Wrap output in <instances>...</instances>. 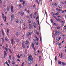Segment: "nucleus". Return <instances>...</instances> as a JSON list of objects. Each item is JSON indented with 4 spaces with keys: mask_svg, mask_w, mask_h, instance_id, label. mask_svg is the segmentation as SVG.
<instances>
[{
    "mask_svg": "<svg viewBox=\"0 0 66 66\" xmlns=\"http://www.w3.org/2000/svg\"><path fill=\"white\" fill-rule=\"evenodd\" d=\"M14 19V14L12 15L11 16V20H13Z\"/></svg>",
    "mask_w": 66,
    "mask_h": 66,
    "instance_id": "9",
    "label": "nucleus"
},
{
    "mask_svg": "<svg viewBox=\"0 0 66 66\" xmlns=\"http://www.w3.org/2000/svg\"><path fill=\"white\" fill-rule=\"evenodd\" d=\"M28 56H29L28 58L29 64H32L33 60V57H32V56L31 55V54H28Z\"/></svg>",
    "mask_w": 66,
    "mask_h": 66,
    "instance_id": "1",
    "label": "nucleus"
},
{
    "mask_svg": "<svg viewBox=\"0 0 66 66\" xmlns=\"http://www.w3.org/2000/svg\"><path fill=\"white\" fill-rule=\"evenodd\" d=\"M10 7L8 6L7 7V11L8 12H9V10H10Z\"/></svg>",
    "mask_w": 66,
    "mask_h": 66,
    "instance_id": "16",
    "label": "nucleus"
},
{
    "mask_svg": "<svg viewBox=\"0 0 66 66\" xmlns=\"http://www.w3.org/2000/svg\"><path fill=\"white\" fill-rule=\"evenodd\" d=\"M23 15H24V12H23L22 14L21 15V17L22 16H23Z\"/></svg>",
    "mask_w": 66,
    "mask_h": 66,
    "instance_id": "43",
    "label": "nucleus"
},
{
    "mask_svg": "<svg viewBox=\"0 0 66 66\" xmlns=\"http://www.w3.org/2000/svg\"><path fill=\"white\" fill-rule=\"evenodd\" d=\"M1 39H2V41L3 43H4V39H3V38H1Z\"/></svg>",
    "mask_w": 66,
    "mask_h": 66,
    "instance_id": "25",
    "label": "nucleus"
},
{
    "mask_svg": "<svg viewBox=\"0 0 66 66\" xmlns=\"http://www.w3.org/2000/svg\"><path fill=\"white\" fill-rule=\"evenodd\" d=\"M62 57H63V53H61V55L60 57V58L61 59H62Z\"/></svg>",
    "mask_w": 66,
    "mask_h": 66,
    "instance_id": "31",
    "label": "nucleus"
},
{
    "mask_svg": "<svg viewBox=\"0 0 66 66\" xmlns=\"http://www.w3.org/2000/svg\"><path fill=\"white\" fill-rule=\"evenodd\" d=\"M16 36H18L19 35H18V32H16Z\"/></svg>",
    "mask_w": 66,
    "mask_h": 66,
    "instance_id": "37",
    "label": "nucleus"
},
{
    "mask_svg": "<svg viewBox=\"0 0 66 66\" xmlns=\"http://www.w3.org/2000/svg\"><path fill=\"white\" fill-rule=\"evenodd\" d=\"M26 43H26V44L27 45H28V44H29V42H28V41H27V40H26Z\"/></svg>",
    "mask_w": 66,
    "mask_h": 66,
    "instance_id": "26",
    "label": "nucleus"
},
{
    "mask_svg": "<svg viewBox=\"0 0 66 66\" xmlns=\"http://www.w3.org/2000/svg\"><path fill=\"white\" fill-rule=\"evenodd\" d=\"M2 48L3 49H5V50H6V52H7V51H8V49H7V48L6 47H4V46H2Z\"/></svg>",
    "mask_w": 66,
    "mask_h": 66,
    "instance_id": "5",
    "label": "nucleus"
},
{
    "mask_svg": "<svg viewBox=\"0 0 66 66\" xmlns=\"http://www.w3.org/2000/svg\"><path fill=\"white\" fill-rule=\"evenodd\" d=\"M51 14H52L53 16H54V14L53 13V12H52Z\"/></svg>",
    "mask_w": 66,
    "mask_h": 66,
    "instance_id": "49",
    "label": "nucleus"
},
{
    "mask_svg": "<svg viewBox=\"0 0 66 66\" xmlns=\"http://www.w3.org/2000/svg\"><path fill=\"white\" fill-rule=\"evenodd\" d=\"M51 23H52V22H53V20H52V19H51Z\"/></svg>",
    "mask_w": 66,
    "mask_h": 66,
    "instance_id": "57",
    "label": "nucleus"
},
{
    "mask_svg": "<svg viewBox=\"0 0 66 66\" xmlns=\"http://www.w3.org/2000/svg\"><path fill=\"white\" fill-rule=\"evenodd\" d=\"M6 47H7V48L8 47H9V46L7 45V44H6Z\"/></svg>",
    "mask_w": 66,
    "mask_h": 66,
    "instance_id": "52",
    "label": "nucleus"
},
{
    "mask_svg": "<svg viewBox=\"0 0 66 66\" xmlns=\"http://www.w3.org/2000/svg\"><path fill=\"white\" fill-rule=\"evenodd\" d=\"M21 5H19V7H20V8H21Z\"/></svg>",
    "mask_w": 66,
    "mask_h": 66,
    "instance_id": "59",
    "label": "nucleus"
},
{
    "mask_svg": "<svg viewBox=\"0 0 66 66\" xmlns=\"http://www.w3.org/2000/svg\"><path fill=\"white\" fill-rule=\"evenodd\" d=\"M22 13V12H21V11H20V12L19 13V14L20 15H21V13Z\"/></svg>",
    "mask_w": 66,
    "mask_h": 66,
    "instance_id": "46",
    "label": "nucleus"
},
{
    "mask_svg": "<svg viewBox=\"0 0 66 66\" xmlns=\"http://www.w3.org/2000/svg\"><path fill=\"white\" fill-rule=\"evenodd\" d=\"M31 47L34 50V51H36V48L34 47V43H32L31 45Z\"/></svg>",
    "mask_w": 66,
    "mask_h": 66,
    "instance_id": "2",
    "label": "nucleus"
},
{
    "mask_svg": "<svg viewBox=\"0 0 66 66\" xmlns=\"http://www.w3.org/2000/svg\"><path fill=\"white\" fill-rule=\"evenodd\" d=\"M34 18H36V15H34L33 16Z\"/></svg>",
    "mask_w": 66,
    "mask_h": 66,
    "instance_id": "51",
    "label": "nucleus"
},
{
    "mask_svg": "<svg viewBox=\"0 0 66 66\" xmlns=\"http://www.w3.org/2000/svg\"><path fill=\"white\" fill-rule=\"evenodd\" d=\"M0 3L2 4V0H0Z\"/></svg>",
    "mask_w": 66,
    "mask_h": 66,
    "instance_id": "58",
    "label": "nucleus"
},
{
    "mask_svg": "<svg viewBox=\"0 0 66 66\" xmlns=\"http://www.w3.org/2000/svg\"><path fill=\"white\" fill-rule=\"evenodd\" d=\"M27 11V9L26 8L24 10V11L25 12H26V11Z\"/></svg>",
    "mask_w": 66,
    "mask_h": 66,
    "instance_id": "53",
    "label": "nucleus"
},
{
    "mask_svg": "<svg viewBox=\"0 0 66 66\" xmlns=\"http://www.w3.org/2000/svg\"><path fill=\"white\" fill-rule=\"evenodd\" d=\"M11 11L12 13H13L14 12V10L13 9H11Z\"/></svg>",
    "mask_w": 66,
    "mask_h": 66,
    "instance_id": "35",
    "label": "nucleus"
},
{
    "mask_svg": "<svg viewBox=\"0 0 66 66\" xmlns=\"http://www.w3.org/2000/svg\"><path fill=\"white\" fill-rule=\"evenodd\" d=\"M27 12L28 13V14H29L30 13V11H29V10L27 11Z\"/></svg>",
    "mask_w": 66,
    "mask_h": 66,
    "instance_id": "45",
    "label": "nucleus"
},
{
    "mask_svg": "<svg viewBox=\"0 0 66 66\" xmlns=\"http://www.w3.org/2000/svg\"><path fill=\"white\" fill-rule=\"evenodd\" d=\"M28 22L29 23H31V20H28Z\"/></svg>",
    "mask_w": 66,
    "mask_h": 66,
    "instance_id": "23",
    "label": "nucleus"
},
{
    "mask_svg": "<svg viewBox=\"0 0 66 66\" xmlns=\"http://www.w3.org/2000/svg\"><path fill=\"white\" fill-rule=\"evenodd\" d=\"M58 15L59 14H57V13H55L54 14V15H55V16H57V15Z\"/></svg>",
    "mask_w": 66,
    "mask_h": 66,
    "instance_id": "36",
    "label": "nucleus"
},
{
    "mask_svg": "<svg viewBox=\"0 0 66 66\" xmlns=\"http://www.w3.org/2000/svg\"><path fill=\"white\" fill-rule=\"evenodd\" d=\"M4 58L5 59V57H6V56L7 55V53L6 51H4Z\"/></svg>",
    "mask_w": 66,
    "mask_h": 66,
    "instance_id": "4",
    "label": "nucleus"
},
{
    "mask_svg": "<svg viewBox=\"0 0 66 66\" xmlns=\"http://www.w3.org/2000/svg\"><path fill=\"white\" fill-rule=\"evenodd\" d=\"M56 20H57V21H58V22H60L61 20L60 19L56 18Z\"/></svg>",
    "mask_w": 66,
    "mask_h": 66,
    "instance_id": "10",
    "label": "nucleus"
},
{
    "mask_svg": "<svg viewBox=\"0 0 66 66\" xmlns=\"http://www.w3.org/2000/svg\"><path fill=\"white\" fill-rule=\"evenodd\" d=\"M60 33V30H58L57 31V34L58 35H59Z\"/></svg>",
    "mask_w": 66,
    "mask_h": 66,
    "instance_id": "20",
    "label": "nucleus"
},
{
    "mask_svg": "<svg viewBox=\"0 0 66 66\" xmlns=\"http://www.w3.org/2000/svg\"><path fill=\"white\" fill-rule=\"evenodd\" d=\"M16 23H18V21L17 20V19L16 20Z\"/></svg>",
    "mask_w": 66,
    "mask_h": 66,
    "instance_id": "48",
    "label": "nucleus"
},
{
    "mask_svg": "<svg viewBox=\"0 0 66 66\" xmlns=\"http://www.w3.org/2000/svg\"><path fill=\"white\" fill-rule=\"evenodd\" d=\"M19 54H18L17 56L18 57V59H20V56H19Z\"/></svg>",
    "mask_w": 66,
    "mask_h": 66,
    "instance_id": "30",
    "label": "nucleus"
},
{
    "mask_svg": "<svg viewBox=\"0 0 66 66\" xmlns=\"http://www.w3.org/2000/svg\"><path fill=\"white\" fill-rule=\"evenodd\" d=\"M11 9H13V7L12 6H11Z\"/></svg>",
    "mask_w": 66,
    "mask_h": 66,
    "instance_id": "63",
    "label": "nucleus"
},
{
    "mask_svg": "<svg viewBox=\"0 0 66 66\" xmlns=\"http://www.w3.org/2000/svg\"><path fill=\"white\" fill-rule=\"evenodd\" d=\"M36 38H37L36 39V40H37V42H38V41L39 40V39H38V38H37V37H36Z\"/></svg>",
    "mask_w": 66,
    "mask_h": 66,
    "instance_id": "33",
    "label": "nucleus"
},
{
    "mask_svg": "<svg viewBox=\"0 0 66 66\" xmlns=\"http://www.w3.org/2000/svg\"><path fill=\"white\" fill-rule=\"evenodd\" d=\"M56 41L57 43H59V42H60L59 40H58L57 39H56Z\"/></svg>",
    "mask_w": 66,
    "mask_h": 66,
    "instance_id": "28",
    "label": "nucleus"
},
{
    "mask_svg": "<svg viewBox=\"0 0 66 66\" xmlns=\"http://www.w3.org/2000/svg\"><path fill=\"white\" fill-rule=\"evenodd\" d=\"M36 23L35 22V23H34V28H36Z\"/></svg>",
    "mask_w": 66,
    "mask_h": 66,
    "instance_id": "17",
    "label": "nucleus"
},
{
    "mask_svg": "<svg viewBox=\"0 0 66 66\" xmlns=\"http://www.w3.org/2000/svg\"><path fill=\"white\" fill-rule=\"evenodd\" d=\"M58 64H62V62H61V61H59Z\"/></svg>",
    "mask_w": 66,
    "mask_h": 66,
    "instance_id": "21",
    "label": "nucleus"
},
{
    "mask_svg": "<svg viewBox=\"0 0 66 66\" xmlns=\"http://www.w3.org/2000/svg\"><path fill=\"white\" fill-rule=\"evenodd\" d=\"M36 14H37V13L36 12H35L34 13V15H36Z\"/></svg>",
    "mask_w": 66,
    "mask_h": 66,
    "instance_id": "39",
    "label": "nucleus"
},
{
    "mask_svg": "<svg viewBox=\"0 0 66 66\" xmlns=\"http://www.w3.org/2000/svg\"><path fill=\"white\" fill-rule=\"evenodd\" d=\"M53 26H56V23H54L53 24Z\"/></svg>",
    "mask_w": 66,
    "mask_h": 66,
    "instance_id": "60",
    "label": "nucleus"
},
{
    "mask_svg": "<svg viewBox=\"0 0 66 66\" xmlns=\"http://www.w3.org/2000/svg\"><path fill=\"white\" fill-rule=\"evenodd\" d=\"M60 22H62V23H64V21H60Z\"/></svg>",
    "mask_w": 66,
    "mask_h": 66,
    "instance_id": "54",
    "label": "nucleus"
},
{
    "mask_svg": "<svg viewBox=\"0 0 66 66\" xmlns=\"http://www.w3.org/2000/svg\"><path fill=\"white\" fill-rule=\"evenodd\" d=\"M2 15L3 16V17H4V14H3V12H2Z\"/></svg>",
    "mask_w": 66,
    "mask_h": 66,
    "instance_id": "44",
    "label": "nucleus"
},
{
    "mask_svg": "<svg viewBox=\"0 0 66 66\" xmlns=\"http://www.w3.org/2000/svg\"><path fill=\"white\" fill-rule=\"evenodd\" d=\"M9 52H10L11 53H12V51L11 50L10 48H9Z\"/></svg>",
    "mask_w": 66,
    "mask_h": 66,
    "instance_id": "24",
    "label": "nucleus"
},
{
    "mask_svg": "<svg viewBox=\"0 0 66 66\" xmlns=\"http://www.w3.org/2000/svg\"><path fill=\"white\" fill-rule=\"evenodd\" d=\"M30 33L29 32H28L26 35V36H27V37H29V35H30Z\"/></svg>",
    "mask_w": 66,
    "mask_h": 66,
    "instance_id": "13",
    "label": "nucleus"
},
{
    "mask_svg": "<svg viewBox=\"0 0 66 66\" xmlns=\"http://www.w3.org/2000/svg\"><path fill=\"white\" fill-rule=\"evenodd\" d=\"M57 5V4H56V3H55L54 4V5L55 6H56V5Z\"/></svg>",
    "mask_w": 66,
    "mask_h": 66,
    "instance_id": "64",
    "label": "nucleus"
},
{
    "mask_svg": "<svg viewBox=\"0 0 66 66\" xmlns=\"http://www.w3.org/2000/svg\"><path fill=\"white\" fill-rule=\"evenodd\" d=\"M57 35V32H56L55 33V36H56Z\"/></svg>",
    "mask_w": 66,
    "mask_h": 66,
    "instance_id": "41",
    "label": "nucleus"
},
{
    "mask_svg": "<svg viewBox=\"0 0 66 66\" xmlns=\"http://www.w3.org/2000/svg\"><path fill=\"white\" fill-rule=\"evenodd\" d=\"M13 40H14L13 39H12L11 40V44L12 46L14 45V43H13L14 42Z\"/></svg>",
    "mask_w": 66,
    "mask_h": 66,
    "instance_id": "12",
    "label": "nucleus"
},
{
    "mask_svg": "<svg viewBox=\"0 0 66 66\" xmlns=\"http://www.w3.org/2000/svg\"><path fill=\"white\" fill-rule=\"evenodd\" d=\"M37 22H38V24H39V21H38V20H37Z\"/></svg>",
    "mask_w": 66,
    "mask_h": 66,
    "instance_id": "61",
    "label": "nucleus"
},
{
    "mask_svg": "<svg viewBox=\"0 0 66 66\" xmlns=\"http://www.w3.org/2000/svg\"><path fill=\"white\" fill-rule=\"evenodd\" d=\"M1 31H2L3 35L4 36V32H3V29H2Z\"/></svg>",
    "mask_w": 66,
    "mask_h": 66,
    "instance_id": "14",
    "label": "nucleus"
},
{
    "mask_svg": "<svg viewBox=\"0 0 66 66\" xmlns=\"http://www.w3.org/2000/svg\"><path fill=\"white\" fill-rule=\"evenodd\" d=\"M7 32L8 33H9V29H7Z\"/></svg>",
    "mask_w": 66,
    "mask_h": 66,
    "instance_id": "34",
    "label": "nucleus"
},
{
    "mask_svg": "<svg viewBox=\"0 0 66 66\" xmlns=\"http://www.w3.org/2000/svg\"><path fill=\"white\" fill-rule=\"evenodd\" d=\"M35 2L37 3H38L39 2L38 1V0H36Z\"/></svg>",
    "mask_w": 66,
    "mask_h": 66,
    "instance_id": "40",
    "label": "nucleus"
},
{
    "mask_svg": "<svg viewBox=\"0 0 66 66\" xmlns=\"http://www.w3.org/2000/svg\"><path fill=\"white\" fill-rule=\"evenodd\" d=\"M17 61H19V62H20V60H19V59H17Z\"/></svg>",
    "mask_w": 66,
    "mask_h": 66,
    "instance_id": "56",
    "label": "nucleus"
},
{
    "mask_svg": "<svg viewBox=\"0 0 66 66\" xmlns=\"http://www.w3.org/2000/svg\"><path fill=\"white\" fill-rule=\"evenodd\" d=\"M9 59H10L11 61H12V59L11 58V55L9 56Z\"/></svg>",
    "mask_w": 66,
    "mask_h": 66,
    "instance_id": "29",
    "label": "nucleus"
},
{
    "mask_svg": "<svg viewBox=\"0 0 66 66\" xmlns=\"http://www.w3.org/2000/svg\"><path fill=\"white\" fill-rule=\"evenodd\" d=\"M61 28V27H58L57 28V29H60V28Z\"/></svg>",
    "mask_w": 66,
    "mask_h": 66,
    "instance_id": "50",
    "label": "nucleus"
},
{
    "mask_svg": "<svg viewBox=\"0 0 66 66\" xmlns=\"http://www.w3.org/2000/svg\"><path fill=\"white\" fill-rule=\"evenodd\" d=\"M62 65H63V66H65V63H64V62H62Z\"/></svg>",
    "mask_w": 66,
    "mask_h": 66,
    "instance_id": "32",
    "label": "nucleus"
},
{
    "mask_svg": "<svg viewBox=\"0 0 66 66\" xmlns=\"http://www.w3.org/2000/svg\"><path fill=\"white\" fill-rule=\"evenodd\" d=\"M3 7L4 8V7H5V6H6V4H5V3H3Z\"/></svg>",
    "mask_w": 66,
    "mask_h": 66,
    "instance_id": "15",
    "label": "nucleus"
},
{
    "mask_svg": "<svg viewBox=\"0 0 66 66\" xmlns=\"http://www.w3.org/2000/svg\"><path fill=\"white\" fill-rule=\"evenodd\" d=\"M4 18H5V20H4ZM6 16H5L4 17V16L3 17V20H4V21L5 22H6Z\"/></svg>",
    "mask_w": 66,
    "mask_h": 66,
    "instance_id": "6",
    "label": "nucleus"
},
{
    "mask_svg": "<svg viewBox=\"0 0 66 66\" xmlns=\"http://www.w3.org/2000/svg\"><path fill=\"white\" fill-rule=\"evenodd\" d=\"M56 10H57L58 11H60V12L62 11V10L61 9H58L57 8L56 9Z\"/></svg>",
    "mask_w": 66,
    "mask_h": 66,
    "instance_id": "18",
    "label": "nucleus"
},
{
    "mask_svg": "<svg viewBox=\"0 0 66 66\" xmlns=\"http://www.w3.org/2000/svg\"><path fill=\"white\" fill-rule=\"evenodd\" d=\"M53 17L54 18H55V19H56V16H53Z\"/></svg>",
    "mask_w": 66,
    "mask_h": 66,
    "instance_id": "55",
    "label": "nucleus"
},
{
    "mask_svg": "<svg viewBox=\"0 0 66 66\" xmlns=\"http://www.w3.org/2000/svg\"><path fill=\"white\" fill-rule=\"evenodd\" d=\"M31 47L34 50V51H36V48L34 47V43H32L31 45Z\"/></svg>",
    "mask_w": 66,
    "mask_h": 66,
    "instance_id": "3",
    "label": "nucleus"
},
{
    "mask_svg": "<svg viewBox=\"0 0 66 66\" xmlns=\"http://www.w3.org/2000/svg\"><path fill=\"white\" fill-rule=\"evenodd\" d=\"M29 33L30 35H31L32 34H33V31H32V30H30V31Z\"/></svg>",
    "mask_w": 66,
    "mask_h": 66,
    "instance_id": "11",
    "label": "nucleus"
},
{
    "mask_svg": "<svg viewBox=\"0 0 66 66\" xmlns=\"http://www.w3.org/2000/svg\"><path fill=\"white\" fill-rule=\"evenodd\" d=\"M38 17H38V16H37L36 18V20H37L38 19Z\"/></svg>",
    "mask_w": 66,
    "mask_h": 66,
    "instance_id": "62",
    "label": "nucleus"
},
{
    "mask_svg": "<svg viewBox=\"0 0 66 66\" xmlns=\"http://www.w3.org/2000/svg\"><path fill=\"white\" fill-rule=\"evenodd\" d=\"M30 16L31 17V16H33V14H32V13L30 15Z\"/></svg>",
    "mask_w": 66,
    "mask_h": 66,
    "instance_id": "47",
    "label": "nucleus"
},
{
    "mask_svg": "<svg viewBox=\"0 0 66 66\" xmlns=\"http://www.w3.org/2000/svg\"><path fill=\"white\" fill-rule=\"evenodd\" d=\"M58 7L60 9H62V6H61V5H59L58 6Z\"/></svg>",
    "mask_w": 66,
    "mask_h": 66,
    "instance_id": "19",
    "label": "nucleus"
},
{
    "mask_svg": "<svg viewBox=\"0 0 66 66\" xmlns=\"http://www.w3.org/2000/svg\"><path fill=\"white\" fill-rule=\"evenodd\" d=\"M29 29L31 30V29H32V25H31V24H29Z\"/></svg>",
    "mask_w": 66,
    "mask_h": 66,
    "instance_id": "8",
    "label": "nucleus"
},
{
    "mask_svg": "<svg viewBox=\"0 0 66 66\" xmlns=\"http://www.w3.org/2000/svg\"><path fill=\"white\" fill-rule=\"evenodd\" d=\"M20 21L21 23H22L23 22V20L22 19H20Z\"/></svg>",
    "mask_w": 66,
    "mask_h": 66,
    "instance_id": "22",
    "label": "nucleus"
},
{
    "mask_svg": "<svg viewBox=\"0 0 66 66\" xmlns=\"http://www.w3.org/2000/svg\"><path fill=\"white\" fill-rule=\"evenodd\" d=\"M23 1V0H20V2H22Z\"/></svg>",
    "mask_w": 66,
    "mask_h": 66,
    "instance_id": "42",
    "label": "nucleus"
},
{
    "mask_svg": "<svg viewBox=\"0 0 66 66\" xmlns=\"http://www.w3.org/2000/svg\"><path fill=\"white\" fill-rule=\"evenodd\" d=\"M22 47L24 49L25 48V46H24V42H22Z\"/></svg>",
    "mask_w": 66,
    "mask_h": 66,
    "instance_id": "7",
    "label": "nucleus"
},
{
    "mask_svg": "<svg viewBox=\"0 0 66 66\" xmlns=\"http://www.w3.org/2000/svg\"><path fill=\"white\" fill-rule=\"evenodd\" d=\"M23 6H24V4H25V2L23 1L22 3Z\"/></svg>",
    "mask_w": 66,
    "mask_h": 66,
    "instance_id": "27",
    "label": "nucleus"
},
{
    "mask_svg": "<svg viewBox=\"0 0 66 66\" xmlns=\"http://www.w3.org/2000/svg\"><path fill=\"white\" fill-rule=\"evenodd\" d=\"M12 64L13 65H15V62L14 61H12Z\"/></svg>",
    "mask_w": 66,
    "mask_h": 66,
    "instance_id": "38",
    "label": "nucleus"
}]
</instances>
